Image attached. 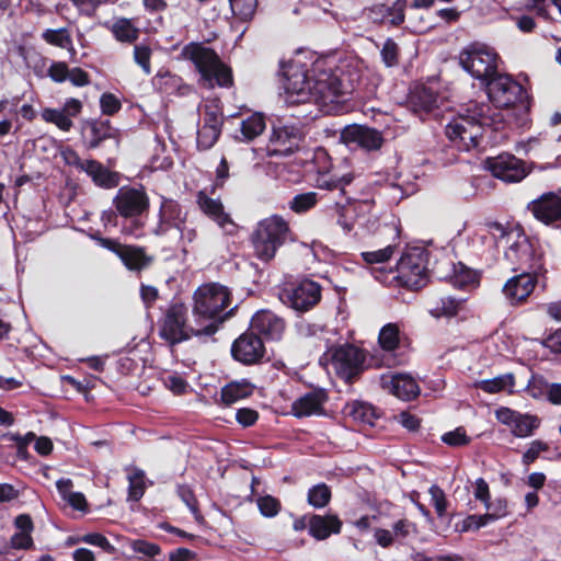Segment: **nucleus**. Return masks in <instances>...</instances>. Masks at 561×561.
I'll use <instances>...</instances> for the list:
<instances>
[{
  "mask_svg": "<svg viewBox=\"0 0 561 561\" xmlns=\"http://www.w3.org/2000/svg\"><path fill=\"white\" fill-rule=\"evenodd\" d=\"M266 127L262 113H254L240 122V134L236 138L241 141H251L260 136Z\"/></svg>",
  "mask_w": 561,
  "mask_h": 561,
  "instance_id": "obj_36",
  "label": "nucleus"
},
{
  "mask_svg": "<svg viewBox=\"0 0 561 561\" xmlns=\"http://www.w3.org/2000/svg\"><path fill=\"white\" fill-rule=\"evenodd\" d=\"M111 31L114 37L122 43H134L139 35L138 28L134 26L131 20L126 18L115 20Z\"/></svg>",
  "mask_w": 561,
  "mask_h": 561,
  "instance_id": "obj_40",
  "label": "nucleus"
},
{
  "mask_svg": "<svg viewBox=\"0 0 561 561\" xmlns=\"http://www.w3.org/2000/svg\"><path fill=\"white\" fill-rule=\"evenodd\" d=\"M131 549L134 552L148 558H154L161 552V549L158 545L141 539L134 540L131 542Z\"/></svg>",
  "mask_w": 561,
  "mask_h": 561,
  "instance_id": "obj_62",
  "label": "nucleus"
},
{
  "mask_svg": "<svg viewBox=\"0 0 561 561\" xmlns=\"http://www.w3.org/2000/svg\"><path fill=\"white\" fill-rule=\"evenodd\" d=\"M85 172L93 183L103 188H113L119 183V175L105 168L102 163L96 160H85L84 163Z\"/></svg>",
  "mask_w": 561,
  "mask_h": 561,
  "instance_id": "obj_33",
  "label": "nucleus"
},
{
  "mask_svg": "<svg viewBox=\"0 0 561 561\" xmlns=\"http://www.w3.org/2000/svg\"><path fill=\"white\" fill-rule=\"evenodd\" d=\"M484 167L494 178L506 183H518L528 174L525 162L511 153L490 157Z\"/></svg>",
  "mask_w": 561,
  "mask_h": 561,
  "instance_id": "obj_16",
  "label": "nucleus"
},
{
  "mask_svg": "<svg viewBox=\"0 0 561 561\" xmlns=\"http://www.w3.org/2000/svg\"><path fill=\"white\" fill-rule=\"evenodd\" d=\"M42 117L45 122L55 124L59 129L69 131L73 125L72 119L58 108H45L42 112Z\"/></svg>",
  "mask_w": 561,
  "mask_h": 561,
  "instance_id": "obj_49",
  "label": "nucleus"
},
{
  "mask_svg": "<svg viewBox=\"0 0 561 561\" xmlns=\"http://www.w3.org/2000/svg\"><path fill=\"white\" fill-rule=\"evenodd\" d=\"M193 320L201 324L198 331H204V336H211L219 327L232 316L233 310L230 308V291L219 283L203 284L194 291L193 295Z\"/></svg>",
  "mask_w": 561,
  "mask_h": 561,
  "instance_id": "obj_3",
  "label": "nucleus"
},
{
  "mask_svg": "<svg viewBox=\"0 0 561 561\" xmlns=\"http://www.w3.org/2000/svg\"><path fill=\"white\" fill-rule=\"evenodd\" d=\"M159 221L152 229V233L158 237L169 236L173 228L184 222L182 208L178 202L161 196L159 208Z\"/></svg>",
  "mask_w": 561,
  "mask_h": 561,
  "instance_id": "obj_24",
  "label": "nucleus"
},
{
  "mask_svg": "<svg viewBox=\"0 0 561 561\" xmlns=\"http://www.w3.org/2000/svg\"><path fill=\"white\" fill-rule=\"evenodd\" d=\"M400 341V329L397 323L385 324L378 335V342L383 351H394Z\"/></svg>",
  "mask_w": 561,
  "mask_h": 561,
  "instance_id": "obj_42",
  "label": "nucleus"
},
{
  "mask_svg": "<svg viewBox=\"0 0 561 561\" xmlns=\"http://www.w3.org/2000/svg\"><path fill=\"white\" fill-rule=\"evenodd\" d=\"M504 259L512 265V271L530 270L535 273H545L541 255L537 253L535 244L524 233H517L504 252Z\"/></svg>",
  "mask_w": 561,
  "mask_h": 561,
  "instance_id": "obj_11",
  "label": "nucleus"
},
{
  "mask_svg": "<svg viewBox=\"0 0 561 561\" xmlns=\"http://www.w3.org/2000/svg\"><path fill=\"white\" fill-rule=\"evenodd\" d=\"M381 386L385 390L403 401H411L420 393V387L416 381L409 375H383L381 377Z\"/></svg>",
  "mask_w": 561,
  "mask_h": 561,
  "instance_id": "obj_26",
  "label": "nucleus"
},
{
  "mask_svg": "<svg viewBox=\"0 0 561 561\" xmlns=\"http://www.w3.org/2000/svg\"><path fill=\"white\" fill-rule=\"evenodd\" d=\"M254 386L247 379L234 380L221 388L220 398L225 405H231L239 400L250 397Z\"/></svg>",
  "mask_w": 561,
  "mask_h": 561,
  "instance_id": "obj_34",
  "label": "nucleus"
},
{
  "mask_svg": "<svg viewBox=\"0 0 561 561\" xmlns=\"http://www.w3.org/2000/svg\"><path fill=\"white\" fill-rule=\"evenodd\" d=\"M319 202V194L317 192H305L296 194L289 202L288 208L296 214H305L314 208Z\"/></svg>",
  "mask_w": 561,
  "mask_h": 561,
  "instance_id": "obj_41",
  "label": "nucleus"
},
{
  "mask_svg": "<svg viewBox=\"0 0 561 561\" xmlns=\"http://www.w3.org/2000/svg\"><path fill=\"white\" fill-rule=\"evenodd\" d=\"M499 56L495 50L484 44L473 43L459 54L461 68L483 84L497 72Z\"/></svg>",
  "mask_w": 561,
  "mask_h": 561,
  "instance_id": "obj_9",
  "label": "nucleus"
},
{
  "mask_svg": "<svg viewBox=\"0 0 561 561\" xmlns=\"http://www.w3.org/2000/svg\"><path fill=\"white\" fill-rule=\"evenodd\" d=\"M405 5L407 0H396L391 5L386 3L375 4L369 10V18L374 22L398 26L404 21Z\"/></svg>",
  "mask_w": 561,
  "mask_h": 561,
  "instance_id": "obj_31",
  "label": "nucleus"
},
{
  "mask_svg": "<svg viewBox=\"0 0 561 561\" xmlns=\"http://www.w3.org/2000/svg\"><path fill=\"white\" fill-rule=\"evenodd\" d=\"M289 233L288 222L283 217L273 215L262 219L251 236L255 256L263 262L274 259L277 250L289 238Z\"/></svg>",
  "mask_w": 561,
  "mask_h": 561,
  "instance_id": "obj_5",
  "label": "nucleus"
},
{
  "mask_svg": "<svg viewBox=\"0 0 561 561\" xmlns=\"http://www.w3.org/2000/svg\"><path fill=\"white\" fill-rule=\"evenodd\" d=\"M345 413L351 416L356 423L362 425L374 426L376 420L379 417L375 407L365 401H353L346 404Z\"/></svg>",
  "mask_w": 561,
  "mask_h": 561,
  "instance_id": "obj_35",
  "label": "nucleus"
},
{
  "mask_svg": "<svg viewBox=\"0 0 561 561\" xmlns=\"http://www.w3.org/2000/svg\"><path fill=\"white\" fill-rule=\"evenodd\" d=\"M342 522L336 515H310L308 518V533L317 540H324L333 534H340Z\"/></svg>",
  "mask_w": 561,
  "mask_h": 561,
  "instance_id": "obj_30",
  "label": "nucleus"
},
{
  "mask_svg": "<svg viewBox=\"0 0 561 561\" xmlns=\"http://www.w3.org/2000/svg\"><path fill=\"white\" fill-rule=\"evenodd\" d=\"M448 265L451 266V274L446 276L445 278L456 288L462 290H472L479 285V274L458 262L457 264L448 262Z\"/></svg>",
  "mask_w": 561,
  "mask_h": 561,
  "instance_id": "obj_32",
  "label": "nucleus"
},
{
  "mask_svg": "<svg viewBox=\"0 0 561 561\" xmlns=\"http://www.w3.org/2000/svg\"><path fill=\"white\" fill-rule=\"evenodd\" d=\"M264 353L263 340L252 330L241 334L231 345L232 357L244 365L259 363Z\"/></svg>",
  "mask_w": 561,
  "mask_h": 561,
  "instance_id": "obj_22",
  "label": "nucleus"
},
{
  "mask_svg": "<svg viewBox=\"0 0 561 561\" xmlns=\"http://www.w3.org/2000/svg\"><path fill=\"white\" fill-rule=\"evenodd\" d=\"M517 233H519L518 230L508 229L499 222H490L486 225V233L481 236V238H491L496 245L503 241L510 244Z\"/></svg>",
  "mask_w": 561,
  "mask_h": 561,
  "instance_id": "obj_43",
  "label": "nucleus"
},
{
  "mask_svg": "<svg viewBox=\"0 0 561 561\" xmlns=\"http://www.w3.org/2000/svg\"><path fill=\"white\" fill-rule=\"evenodd\" d=\"M114 137V130L110 121H93L88 127V146L91 149L98 148L102 141Z\"/></svg>",
  "mask_w": 561,
  "mask_h": 561,
  "instance_id": "obj_38",
  "label": "nucleus"
},
{
  "mask_svg": "<svg viewBox=\"0 0 561 561\" xmlns=\"http://www.w3.org/2000/svg\"><path fill=\"white\" fill-rule=\"evenodd\" d=\"M129 485H128V501L138 502L145 493V484H144V471L135 470L133 476L128 477Z\"/></svg>",
  "mask_w": 561,
  "mask_h": 561,
  "instance_id": "obj_52",
  "label": "nucleus"
},
{
  "mask_svg": "<svg viewBox=\"0 0 561 561\" xmlns=\"http://www.w3.org/2000/svg\"><path fill=\"white\" fill-rule=\"evenodd\" d=\"M181 83V78L168 70H160L153 78V85L164 94L173 93Z\"/></svg>",
  "mask_w": 561,
  "mask_h": 561,
  "instance_id": "obj_46",
  "label": "nucleus"
},
{
  "mask_svg": "<svg viewBox=\"0 0 561 561\" xmlns=\"http://www.w3.org/2000/svg\"><path fill=\"white\" fill-rule=\"evenodd\" d=\"M56 488L61 499L66 501L73 510L80 512L88 511L85 496L81 492L72 491V481L70 479L61 478L57 480Z\"/></svg>",
  "mask_w": 561,
  "mask_h": 561,
  "instance_id": "obj_37",
  "label": "nucleus"
},
{
  "mask_svg": "<svg viewBox=\"0 0 561 561\" xmlns=\"http://www.w3.org/2000/svg\"><path fill=\"white\" fill-rule=\"evenodd\" d=\"M548 382L542 376L531 375L527 382L526 391L534 399H547Z\"/></svg>",
  "mask_w": 561,
  "mask_h": 561,
  "instance_id": "obj_53",
  "label": "nucleus"
},
{
  "mask_svg": "<svg viewBox=\"0 0 561 561\" xmlns=\"http://www.w3.org/2000/svg\"><path fill=\"white\" fill-rule=\"evenodd\" d=\"M548 449V445L539 439L533 440L528 449L522 456V462L525 466L533 463L540 455L541 451Z\"/></svg>",
  "mask_w": 561,
  "mask_h": 561,
  "instance_id": "obj_63",
  "label": "nucleus"
},
{
  "mask_svg": "<svg viewBox=\"0 0 561 561\" xmlns=\"http://www.w3.org/2000/svg\"><path fill=\"white\" fill-rule=\"evenodd\" d=\"M257 507H259L260 513L264 517L271 518L278 514V512L280 510V503L276 497H274L272 495H265V496H261L257 500Z\"/></svg>",
  "mask_w": 561,
  "mask_h": 561,
  "instance_id": "obj_56",
  "label": "nucleus"
},
{
  "mask_svg": "<svg viewBox=\"0 0 561 561\" xmlns=\"http://www.w3.org/2000/svg\"><path fill=\"white\" fill-rule=\"evenodd\" d=\"M42 38L49 45L68 49L72 47V39L66 27L47 28L42 33Z\"/></svg>",
  "mask_w": 561,
  "mask_h": 561,
  "instance_id": "obj_45",
  "label": "nucleus"
},
{
  "mask_svg": "<svg viewBox=\"0 0 561 561\" xmlns=\"http://www.w3.org/2000/svg\"><path fill=\"white\" fill-rule=\"evenodd\" d=\"M319 362L322 365L330 364L341 378L350 381L359 374L364 356L357 347L345 344L329 348Z\"/></svg>",
  "mask_w": 561,
  "mask_h": 561,
  "instance_id": "obj_12",
  "label": "nucleus"
},
{
  "mask_svg": "<svg viewBox=\"0 0 561 561\" xmlns=\"http://www.w3.org/2000/svg\"><path fill=\"white\" fill-rule=\"evenodd\" d=\"M399 53H400V49H399L398 44L393 41V38L388 37L385 41V43L380 49V57H381L383 65L387 68H393V67L398 66L399 65Z\"/></svg>",
  "mask_w": 561,
  "mask_h": 561,
  "instance_id": "obj_51",
  "label": "nucleus"
},
{
  "mask_svg": "<svg viewBox=\"0 0 561 561\" xmlns=\"http://www.w3.org/2000/svg\"><path fill=\"white\" fill-rule=\"evenodd\" d=\"M467 300V297L445 296L439 299L438 306L435 309V316L454 317L457 314L461 304Z\"/></svg>",
  "mask_w": 561,
  "mask_h": 561,
  "instance_id": "obj_50",
  "label": "nucleus"
},
{
  "mask_svg": "<svg viewBox=\"0 0 561 561\" xmlns=\"http://www.w3.org/2000/svg\"><path fill=\"white\" fill-rule=\"evenodd\" d=\"M222 124V111L217 101L206 102L199 107V125L196 136V145L199 150H208L217 142Z\"/></svg>",
  "mask_w": 561,
  "mask_h": 561,
  "instance_id": "obj_14",
  "label": "nucleus"
},
{
  "mask_svg": "<svg viewBox=\"0 0 561 561\" xmlns=\"http://www.w3.org/2000/svg\"><path fill=\"white\" fill-rule=\"evenodd\" d=\"M197 203L202 211L213 219L227 234H234L237 232V225L231 219L230 215L225 213L221 202L217 198H211L199 192Z\"/></svg>",
  "mask_w": 561,
  "mask_h": 561,
  "instance_id": "obj_25",
  "label": "nucleus"
},
{
  "mask_svg": "<svg viewBox=\"0 0 561 561\" xmlns=\"http://www.w3.org/2000/svg\"><path fill=\"white\" fill-rule=\"evenodd\" d=\"M304 136L301 127L296 125L274 127L267 146L268 156H290L295 150L299 149Z\"/></svg>",
  "mask_w": 561,
  "mask_h": 561,
  "instance_id": "obj_17",
  "label": "nucleus"
},
{
  "mask_svg": "<svg viewBox=\"0 0 561 561\" xmlns=\"http://www.w3.org/2000/svg\"><path fill=\"white\" fill-rule=\"evenodd\" d=\"M331 500V490L324 483L311 486L307 494L308 503L314 508H322L328 505Z\"/></svg>",
  "mask_w": 561,
  "mask_h": 561,
  "instance_id": "obj_48",
  "label": "nucleus"
},
{
  "mask_svg": "<svg viewBox=\"0 0 561 561\" xmlns=\"http://www.w3.org/2000/svg\"><path fill=\"white\" fill-rule=\"evenodd\" d=\"M201 324L187 321V308L182 302L171 304L163 313L160 322V337L171 345L182 343L192 336H204V331H198Z\"/></svg>",
  "mask_w": 561,
  "mask_h": 561,
  "instance_id": "obj_8",
  "label": "nucleus"
},
{
  "mask_svg": "<svg viewBox=\"0 0 561 561\" xmlns=\"http://www.w3.org/2000/svg\"><path fill=\"white\" fill-rule=\"evenodd\" d=\"M150 56L151 49L146 45H135L134 47V60L141 67L146 75H150Z\"/></svg>",
  "mask_w": 561,
  "mask_h": 561,
  "instance_id": "obj_61",
  "label": "nucleus"
},
{
  "mask_svg": "<svg viewBox=\"0 0 561 561\" xmlns=\"http://www.w3.org/2000/svg\"><path fill=\"white\" fill-rule=\"evenodd\" d=\"M543 273H535L530 270H523L520 274L506 280L503 286V294L510 305H519L531 295L536 285L539 283V276Z\"/></svg>",
  "mask_w": 561,
  "mask_h": 561,
  "instance_id": "obj_21",
  "label": "nucleus"
},
{
  "mask_svg": "<svg viewBox=\"0 0 561 561\" xmlns=\"http://www.w3.org/2000/svg\"><path fill=\"white\" fill-rule=\"evenodd\" d=\"M310 163L312 164L310 170H314L318 173V178L316 179L317 187L328 191L337 190L341 194H346V186H348L354 180L353 173H345L342 175L329 174V156L322 148H318L313 151Z\"/></svg>",
  "mask_w": 561,
  "mask_h": 561,
  "instance_id": "obj_15",
  "label": "nucleus"
},
{
  "mask_svg": "<svg viewBox=\"0 0 561 561\" xmlns=\"http://www.w3.org/2000/svg\"><path fill=\"white\" fill-rule=\"evenodd\" d=\"M340 138L348 148H362L366 151L378 150L383 142L379 130L356 124L345 126Z\"/></svg>",
  "mask_w": 561,
  "mask_h": 561,
  "instance_id": "obj_19",
  "label": "nucleus"
},
{
  "mask_svg": "<svg viewBox=\"0 0 561 561\" xmlns=\"http://www.w3.org/2000/svg\"><path fill=\"white\" fill-rule=\"evenodd\" d=\"M113 204L121 216L130 219L129 224H124L123 232L134 238H140L144 234L140 216L149 208V197L145 188L141 185L137 187L122 186L118 188Z\"/></svg>",
  "mask_w": 561,
  "mask_h": 561,
  "instance_id": "obj_6",
  "label": "nucleus"
},
{
  "mask_svg": "<svg viewBox=\"0 0 561 561\" xmlns=\"http://www.w3.org/2000/svg\"><path fill=\"white\" fill-rule=\"evenodd\" d=\"M482 85L485 88L489 101L496 108H505L524 103L527 99V92L520 83L511 76L496 72Z\"/></svg>",
  "mask_w": 561,
  "mask_h": 561,
  "instance_id": "obj_10",
  "label": "nucleus"
},
{
  "mask_svg": "<svg viewBox=\"0 0 561 561\" xmlns=\"http://www.w3.org/2000/svg\"><path fill=\"white\" fill-rule=\"evenodd\" d=\"M396 250V245L389 244L383 249L363 251L360 257L371 268V273L377 280L386 282L387 275L393 273V271L391 268L387 271L383 265L393 256Z\"/></svg>",
  "mask_w": 561,
  "mask_h": 561,
  "instance_id": "obj_28",
  "label": "nucleus"
},
{
  "mask_svg": "<svg viewBox=\"0 0 561 561\" xmlns=\"http://www.w3.org/2000/svg\"><path fill=\"white\" fill-rule=\"evenodd\" d=\"M279 300L298 313L312 309L321 299V286L310 279L284 287L278 294Z\"/></svg>",
  "mask_w": 561,
  "mask_h": 561,
  "instance_id": "obj_13",
  "label": "nucleus"
},
{
  "mask_svg": "<svg viewBox=\"0 0 561 561\" xmlns=\"http://www.w3.org/2000/svg\"><path fill=\"white\" fill-rule=\"evenodd\" d=\"M442 442L451 447H460L468 445L470 438L467 436L463 427H457L454 431L443 434Z\"/></svg>",
  "mask_w": 561,
  "mask_h": 561,
  "instance_id": "obj_57",
  "label": "nucleus"
},
{
  "mask_svg": "<svg viewBox=\"0 0 561 561\" xmlns=\"http://www.w3.org/2000/svg\"><path fill=\"white\" fill-rule=\"evenodd\" d=\"M183 55L194 64L205 87L228 88L232 84L231 69L222 64L211 48L202 44H190L184 47Z\"/></svg>",
  "mask_w": 561,
  "mask_h": 561,
  "instance_id": "obj_4",
  "label": "nucleus"
},
{
  "mask_svg": "<svg viewBox=\"0 0 561 561\" xmlns=\"http://www.w3.org/2000/svg\"><path fill=\"white\" fill-rule=\"evenodd\" d=\"M430 253L424 247H408L396 265L394 278L409 288L419 289L426 285Z\"/></svg>",
  "mask_w": 561,
  "mask_h": 561,
  "instance_id": "obj_7",
  "label": "nucleus"
},
{
  "mask_svg": "<svg viewBox=\"0 0 561 561\" xmlns=\"http://www.w3.org/2000/svg\"><path fill=\"white\" fill-rule=\"evenodd\" d=\"M325 400L327 394L322 389L310 391L293 402L291 413L299 419L321 414Z\"/></svg>",
  "mask_w": 561,
  "mask_h": 561,
  "instance_id": "obj_29",
  "label": "nucleus"
},
{
  "mask_svg": "<svg viewBox=\"0 0 561 561\" xmlns=\"http://www.w3.org/2000/svg\"><path fill=\"white\" fill-rule=\"evenodd\" d=\"M527 209L542 224L549 226L561 220V196L553 192L543 193L531 201Z\"/></svg>",
  "mask_w": 561,
  "mask_h": 561,
  "instance_id": "obj_23",
  "label": "nucleus"
},
{
  "mask_svg": "<svg viewBox=\"0 0 561 561\" xmlns=\"http://www.w3.org/2000/svg\"><path fill=\"white\" fill-rule=\"evenodd\" d=\"M229 3L233 15L243 22L252 20L257 8V0H229Z\"/></svg>",
  "mask_w": 561,
  "mask_h": 561,
  "instance_id": "obj_47",
  "label": "nucleus"
},
{
  "mask_svg": "<svg viewBox=\"0 0 561 561\" xmlns=\"http://www.w3.org/2000/svg\"><path fill=\"white\" fill-rule=\"evenodd\" d=\"M409 107L422 121L438 110L439 95L427 87H417L409 98Z\"/></svg>",
  "mask_w": 561,
  "mask_h": 561,
  "instance_id": "obj_27",
  "label": "nucleus"
},
{
  "mask_svg": "<svg viewBox=\"0 0 561 561\" xmlns=\"http://www.w3.org/2000/svg\"><path fill=\"white\" fill-rule=\"evenodd\" d=\"M368 207L367 203H358L355 204L352 208L351 207H337V219L336 224L343 229L344 232L348 233L354 228V221L352 218H348L350 213H354L357 210H362L364 208Z\"/></svg>",
  "mask_w": 561,
  "mask_h": 561,
  "instance_id": "obj_54",
  "label": "nucleus"
},
{
  "mask_svg": "<svg viewBox=\"0 0 561 561\" xmlns=\"http://www.w3.org/2000/svg\"><path fill=\"white\" fill-rule=\"evenodd\" d=\"M296 332L301 337H313L325 331V327L311 323L306 320H299L295 324Z\"/></svg>",
  "mask_w": 561,
  "mask_h": 561,
  "instance_id": "obj_59",
  "label": "nucleus"
},
{
  "mask_svg": "<svg viewBox=\"0 0 561 561\" xmlns=\"http://www.w3.org/2000/svg\"><path fill=\"white\" fill-rule=\"evenodd\" d=\"M169 236L179 240L182 251L187 253L186 247L196 239V231L194 228H188L185 222H183L182 225L173 228Z\"/></svg>",
  "mask_w": 561,
  "mask_h": 561,
  "instance_id": "obj_55",
  "label": "nucleus"
},
{
  "mask_svg": "<svg viewBox=\"0 0 561 561\" xmlns=\"http://www.w3.org/2000/svg\"><path fill=\"white\" fill-rule=\"evenodd\" d=\"M495 417L500 423L508 426L511 433L518 438L531 436L540 425V419L537 415L522 413L506 407L497 409Z\"/></svg>",
  "mask_w": 561,
  "mask_h": 561,
  "instance_id": "obj_18",
  "label": "nucleus"
},
{
  "mask_svg": "<svg viewBox=\"0 0 561 561\" xmlns=\"http://www.w3.org/2000/svg\"><path fill=\"white\" fill-rule=\"evenodd\" d=\"M117 256L130 271H140L147 265V259L144 251L136 247L123 245Z\"/></svg>",
  "mask_w": 561,
  "mask_h": 561,
  "instance_id": "obj_39",
  "label": "nucleus"
},
{
  "mask_svg": "<svg viewBox=\"0 0 561 561\" xmlns=\"http://www.w3.org/2000/svg\"><path fill=\"white\" fill-rule=\"evenodd\" d=\"M101 111L105 115H114L121 107V101L113 93H103L100 98Z\"/></svg>",
  "mask_w": 561,
  "mask_h": 561,
  "instance_id": "obj_64",
  "label": "nucleus"
},
{
  "mask_svg": "<svg viewBox=\"0 0 561 561\" xmlns=\"http://www.w3.org/2000/svg\"><path fill=\"white\" fill-rule=\"evenodd\" d=\"M176 493L179 497L182 500V502L187 506L190 512L196 516L198 514V505L195 494L191 486L186 484H180L178 485Z\"/></svg>",
  "mask_w": 561,
  "mask_h": 561,
  "instance_id": "obj_60",
  "label": "nucleus"
},
{
  "mask_svg": "<svg viewBox=\"0 0 561 561\" xmlns=\"http://www.w3.org/2000/svg\"><path fill=\"white\" fill-rule=\"evenodd\" d=\"M428 493L431 495V503L437 515L443 517L447 508V501L444 491L438 485L434 484L430 488Z\"/></svg>",
  "mask_w": 561,
  "mask_h": 561,
  "instance_id": "obj_58",
  "label": "nucleus"
},
{
  "mask_svg": "<svg viewBox=\"0 0 561 561\" xmlns=\"http://www.w3.org/2000/svg\"><path fill=\"white\" fill-rule=\"evenodd\" d=\"M283 98L286 104L313 102L320 106L339 104L354 91V82L332 60L317 58L308 68L299 60L280 64Z\"/></svg>",
  "mask_w": 561,
  "mask_h": 561,
  "instance_id": "obj_1",
  "label": "nucleus"
},
{
  "mask_svg": "<svg viewBox=\"0 0 561 561\" xmlns=\"http://www.w3.org/2000/svg\"><path fill=\"white\" fill-rule=\"evenodd\" d=\"M514 386V375L511 373L500 375L492 379L481 380L478 385L479 389L488 393H497L505 389H512Z\"/></svg>",
  "mask_w": 561,
  "mask_h": 561,
  "instance_id": "obj_44",
  "label": "nucleus"
},
{
  "mask_svg": "<svg viewBox=\"0 0 561 561\" xmlns=\"http://www.w3.org/2000/svg\"><path fill=\"white\" fill-rule=\"evenodd\" d=\"M502 121L501 114L490 104L470 101L466 108L445 127V135L460 151H470L480 145L483 127L495 126Z\"/></svg>",
  "mask_w": 561,
  "mask_h": 561,
  "instance_id": "obj_2",
  "label": "nucleus"
},
{
  "mask_svg": "<svg viewBox=\"0 0 561 561\" xmlns=\"http://www.w3.org/2000/svg\"><path fill=\"white\" fill-rule=\"evenodd\" d=\"M250 329L265 341L278 342L284 336L286 322L273 311L261 309L252 316Z\"/></svg>",
  "mask_w": 561,
  "mask_h": 561,
  "instance_id": "obj_20",
  "label": "nucleus"
}]
</instances>
